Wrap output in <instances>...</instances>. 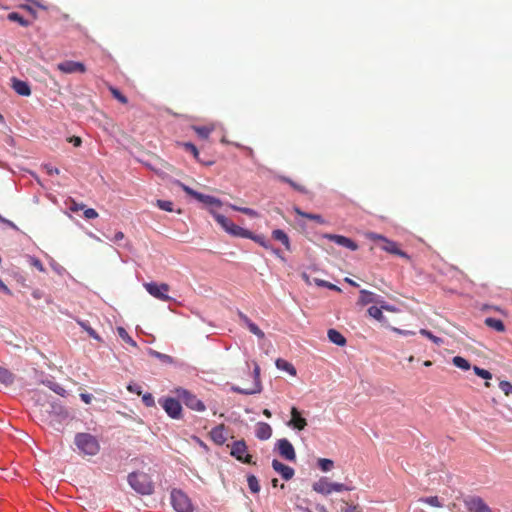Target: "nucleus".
<instances>
[{
	"label": "nucleus",
	"mask_w": 512,
	"mask_h": 512,
	"mask_svg": "<svg viewBox=\"0 0 512 512\" xmlns=\"http://www.w3.org/2000/svg\"><path fill=\"white\" fill-rule=\"evenodd\" d=\"M127 480L131 488L141 495H150L154 491L153 481L145 472H132L128 475Z\"/></svg>",
	"instance_id": "obj_1"
},
{
	"label": "nucleus",
	"mask_w": 512,
	"mask_h": 512,
	"mask_svg": "<svg viewBox=\"0 0 512 512\" xmlns=\"http://www.w3.org/2000/svg\"><path fill=\"white\" fill-rule=\"evenodd\" d=\"M74 442L79 451L84 455L94 456L99 452L100 445L98 440L89 433H77Z\"/></svg>",
	"instance_id": "obj_2"
},
{
	"label": "nucleus",
	"mask_w": 512,
	"mask_h": 512,
	"mask_svg": "<svg viewBox=\"0 0 512 512\" xmlns=\"http://www.w3.org/2000/svg\"><path fill=\"white\" fill-rule=\"evenodd\" d=\"M209 213L216 222L230 235L235 237L249 236L246 229L234 224L229 218L218 213L215 209L209 208Z\"/></svg>",
	"instance_id": "obj_3"
},
{
	"label": "nucleus",
	"mask_w": 512,
	"mask_h": 512,
	"mask_svg": "<svg viewBox=\"0 0 512 512\" xmlns=\"http://www.w3.org/2000/svg\"><path fill=\"white\" fill-rule=\"evenodd\" d=\"M312 487L315 492L322 495H329L332 492L350 491L352 489L342 483L329 482L326 477L320 478Z\"/></svg>",
	"instance_id": "obj_4"
},
{
	"label": "nucleus",
	"mask_w": 512,
	"mask_h": 512,
	"mask_svg": "<svg viewBox=\"0 0 512 512\" xmlns=\"http://www.w3.org/2000/svg\"><path fill=\"white\" fill-rule=\"evenodd\" d=\"M49 407L50 409L45 410L48 415L43 419L48 425L55 427L56 424H61L68 418V412L62 405L51 403Z\"/></svg>",
	"instance_id": "obj_5"
},
{
	"label": "nucleus",
	"mask_w": 512,
	"mask_h": 512,
	"mask_svg": "<svg viewBox=\"0 0 512 512\" xmlns=\"http://www.w3.org/2000/svg\"><path fill=\"white\" fill-rule=\"evenodd\" d=\"M176 183L183 189V191L186 194L192 196L193 198H195L199 202H202V203L210 206V208L214 209V207H221L222 206V201L220 199H218L216 197H213V196H210V195H205V194H202L200 192H197L194 189L190 188L189 186L181 183L180 181H177Z\"/></svg>",
	"instance_id": "obj_6"
},
{
	"label": "nucleus",
	"mask_w": 512,
	"mask_h": 512,
	"mask_svg": "<svg viewBox=\"0 0 512 512\" xmlns=\"http://www.w3.org/2000/svg\"><path fill=\"white\" fill-rule=\"evenodd\" d=\"M177 396L183 403L190 409L203 412L206 407L204 403L196 397V395L192 394L190 391L184 388H178L176 390Z\"/></svg>",
	"instance_id": "obj_7"
},
{
	"label": "nucleus",
	"mask_w": 512,
	"mask_h": 512,
	"mask_svg": "<svg viewBox=\"0 0 512 512\" xmlns=\"http://www.w3.org/2000/svg\"><path fill=\"white\" fill-rule=\"evenodd\" d=\"M171 503L177 512H193L190 499L181 490L171 492Z\"/></svg>",
	"instance_id": "obj_8"
},
{
	"label": "nucleus",
	"mask_w": 512,
	"mask_h": 512,
	"mask_svg": "<svg viewBox=\"0 0 512 512\" xmlns=\"http://www.w3.org/2000/svg\"><path fill=\"white\" fill-rule=\"evenodd\" d=\"M144 288L146 291L156 299L161 301H169L171 298L168 296V292L170 291V286L167 283H156V282H148L144 283Z\"/></svg>",
	"instance_id": "obj_9"
},
{
	"label": "nucleus",
	"mask_w": 512,
	"mask_h": 512,
	"mask_svg": "<svg viewBox=\"0 0 512 512\" xmlns=\"http://www.w3.org/2000/svg\"><path fill=\"white\" fill-rule=\"evenodd\" d=\"M231 455L242 463L254 464L252 455L248 453V448L244 440L235 441L232 444Z\"/></svg>",
	"instance_id": "obj_10"
},
{
	"label": "nucleus",
	"mask_w": 512,
	"mask_h": 512,
	"mask_svg": "<svg viewBox=\"0 0 512 512\" xmlns=\"http://www.w3.org/2000/svg\"><path fill=\"white\" fill-rule=\"evenodd\" d=\"M160 405L165 412L173 419L181 418L182 407L178 400L172 397H167L159 400Z\"/></svg>",
	"instance_id": "obj_11"
},
{
	"label": "nucleus",
	"mask_w": 512,
	"mask_h": 512,
	"mask_svg": "<svg viewBox=\"0 0 512 512\" xmlns=\"http://www.w3.org/2000/svg\"><path fill=\"white\" fill-rule=\"evenodd\" d=\"M276 449L283 459L290 462L296 461L295 449L288 439H279L276 443Z\"/></svg>",
	"instance_id": "obj_12"
},
{
	"label": "nucleus",
	"mask_w": 512,
	"mask_h": 512,
	"mask_svg": "<svg viewBox=\"0 0 512 512\" xmlns=\"http://www.w3.org/2000/svg\"><path fill=\"white\" fill-rule=\"evenodd\" d=\"M464 505L469 512H493L492 509L479 496H470L465 498Z\"/></svg>",
	"instance_id": "obj_13"
},
{
	"label": "nucleus",
	"mask_w": 512,
	"mask_h": 512,
	"mask_svg": "<svg viewBox=\"0 0 512 512\" xmlns=\"http://www.w3.org/2000/svg\"><path fill=\"white\" fill-rule=\"evenodd\" d=\"M253 374H254L253 388L242 389L238 386H232L231 390L236 393L244 394V395H252V394L260 393L262 390V385H261V381H260V367L257 363H255V365H254Z\"/></svg>",
	"instance_id": "obj_14"
},
{
	"label": "nucleus",
	"mask_w": 512,
	"mask_h": 512,
	"mask_svg": "<svg viewBox=\"0 0 512 512\" xmlns=\"http://www.w3.org/2000/svg\"><path fill=\"white\" fill-rule=\"evenodd\" d=\"M57 69L65 74L86 72V67L83 63L72 60H67L57 64Z\"/></svg>",
	"instance_id": "obj_15"
},
{
	"label": "nucleus",
	"mask_w": 512,
	"mask_h": 512,
	"mask_svg": "<svg viewBox=\"0 0 512 512\" xmlns=\"http://www.w3.org/2000/svg\"><path fill=\"white\" fill-rule=\"evenodd\" d=\"M290 414L291 419L287 425L299 431L304 430L307 426V421L304 417L301 416L300 411L296 407H292Z\"/></svg>",
	"instance_id": "obj_16"
},
{
	"label": "nucleus",
	"mask_w": 512,
	"mask_h": 512,
	"mask_svg": "<svg viewBox=\"0 0 512 512\" xmlns=\"http://www.w3.org/2000/svg\"><path fill=\"white\" fill-rule=\"evenodd\" d=\"M325 238L335 242L336 244L346 247L352 251H355L358 249V245L351 240L350 238H347L342 235H336V234H325Z\"/></svg>",
	"instance_id": "obj_17"
},
{
	"label": "nucleus",
	"mask_w": 512,
	"mask_h": 512,
	"mask_svg": "<svg viewBox=\"0 0 512 512\" xmlns=\"http://www.w3.org/2000/svg\"><path fill=\"white\" fill-rule=\"evenodd\" d=\"M272 467L285 480L292 479L295 474V471L292 467L283 464L282 462L278 461L277 459H274L272 461Z\"/></svg>",
	"instance_id": "obj_18"
},
{
	"label": "nucleus",
	"mask_w": 512,
	"mask_h": 512,
	"mask_svg": "<svg viewBox=\"0 0 512 512\" xmlns=\"http://www.w3.org/2000/svg\"><path fill=\"white\" fill-rule=\"evenodd\" d=\"M209 435H210L211 440L216 445H223L227 440L225 425L224 424L217 425L210 431Z\"/></svg>",
	"instance_id": "obj_19"
},
{
	"label": "nucleus",
	"mask_w": 512,
	"mask_h": 512,
	"mask_svg": "<svg viewBox=\"0 0 512 512\" xmlns=\"http://www.w3.org/2000/svg\"><path fill=\"white\" fill-rule=\"evenodd\" d=\"M381 248L390 254L398 255L402 258L410 260V256L406 252L399 249L396 242L391 241L387 238H385V240L383 241Z\"/></svg>",
	"instance_id": "obj_20"
},
{
	"label": "nucleus",
	"mask_w": 512,
	"mask_h": 512,
	"mask_svg": "<svg viewBox=\"0 0 512 512\" xmlns=\"http://www.w3.org/2000/svg\"><path fill=\"white\" fill-rule=\"evenodd\" d=\"M246 233H248L249 236H242V238L251 239L254 242L261 245L263 248L272 250L278 257L282 258L280 255V251L278 249H273L272 246L270 245V243L266 240L265 236L256 235L247 229H246Z\"/></svg>",
	"instance_id": "obj_21"
},
{
	"label": "nucleus",
	"mask_w": 512,
	"mask_h": 512,
	"mask_svg": "<svg viewBox=\"0 0 512 512\" xmlns=\"http://www.w3.org/2000/svg\"><path fill=\"white\" fill-rule=\"evenodd\" d=\"M238 316L241 320V322L248 328V330L257 336L258 338L262 339L264 338L265 334L264 332L254 323L252 322L247 315H245L242 312L238 313Z\"/></svg>",
	"instance_id": "obj_22"
},
{
	"label": "nucleus",
	"mask_w": 512,
	"mask_h": 512,
	"mask_svg": "<svg viewBox=\"0 0 512 512\" xmlns=\"http://www.w3.org/2000/svg\"><path fill=\"white\" fill-rule=\"evenodd\" d=\"M255 435L260 440H267L272 436V428L268 423L259 422L256 424Z\"/></svg>",
	"instance_id": "obj_23"
},
{
	"label": "nucleus",
	"mask_w": 512,
	"mask_h": 512,
	"mask_svg": "<svg viewBox=\"0 0 512 512\" xmlns=\"http://www.w3.org/2000/svg\"><path fill=\"white\" fill-rule=\"evenodd\" d=\"M12 87L15 90V92L21 96H30L31 95V89L27 82L13 78L12 79Z\"/></svg>",
	"instance_id": "obj_24"
},
{
	"label": "nucleus",
	"mask_w": 512,
	"mask_h": 512,
	"mask_svg": "<svg viewBox=\"0 0 512 512\" xmlns=\"http://www.w3.org/2000/svg\"><path fill=\"white\" fill-rule=\"evenodd\" d=\"M193 131L202 139H207L210 134L215 130L214 124H208V125H193L192 126Z\"/></svg>",
	"instance_id": "obj_25"
},
{
	"label": "nucleus",
	"mask_w": 512,
	"mask_h": 512,
	"mask_svg": "<svg viewBox=\"0 0 512 512\" xmlns=\"http://www.w3.org/2000/svg\"><path fill=\"white\" fill-rule=\"evenodd\" d=\"M272 237L274 240L281 242L284 245V247L286 248V250H288V251L291 250L289 237L283 230H281V229L273 230Z\"/></svg>",
	"instance_id": "obj_26"
},
{
	"label": "nucleus",
	"mask_w": 512,
	"mask_h": 512,
	"mask_svg": "<svg viewBox=\"0 0 512 512\" xmlns=\"http://www.w3.org/2000/svg\"><path fill=\"white\" fill-rule=\"evenodd\" d=\"M14 374L10 372L8 369L0 366V385L4 387H8L14 382Z\"/></svg>",
	"instance_id": "obj_27"
},
{
	"label": "nucleus",
	"mask_w": 512,
	"mask_h": 512,
	"mask_svg": "<svg viewBox=\"0 0 512 512\" xmlns=\"http://www.w3.org/2000/svg\"><path fill=\"white\" fill-rule=\"evenodd\" d=\"M328 339L338 345V346H344L346 345V338L337 330L335 329H329L327 332Z\"/></svg>",
	"instance_id": "obj_28"
},
{
	"label": "nucleus",
	"mask_w": 512,
	"mask_h": 512,
	"mask_svg": "<svg viewBox=\"0 0 512 512\" xmlns=\"http://www.w3.org/2000/svg\"><path fill=\"white\" fill-rule=\"evenodd\" d=\"M275 365L279 370L286 371L291 376H296V374H297L295 367L290 362H288L284 359H281V358L277 359L275 362Z\"/></svg>",
	"instance_id": "obj_29"
},
{
	"label": "nucleus",
	"mask_w": 512,
	"mask_h": 512,
	"mask_svg": "<svg viewBox=\"0 0 512 512\" xmlns=\"http://www.w3.org/2000/svg\"><path fill=\"white\" fill-rule=\"evenodd\" d=\"M293 210L297 215L307 218L309 220L316 221L319 224H323L325 222L324 219L322 218V216L319 214L306 213V212L302 211L299 207H296V206L293 208Z\"/></svg>",
	"instance_id": "obj_30"
},
{
	"label": "nucleus",
	"mask_w": 512,
	"mask_h": 512,
	"mask_svg": "<svg viewBox=\"0 0 512 512\" xmlns=\"http://www.w3.org/2000/svg\"><path fill=\"white\" fill-rule=\"evenodd\" d=\"M375 301V294L371 291H368L366 289L360 290V297L358 300V303L362 306H365L369 303H372Z\"/></svg>",
	"instance_id": "obj_31"
},
{
	"label": "nucleus",
	"mask_w": 512,
	"mask_h": 512,
	"mask_svg": "<svg viewBox=\"0 0 512 512\" xmlns=\"http://www.w3.org/2000/svg\"><path fill=\"white\" fill-rule=\"evenodd\" d=\"M484 322H485V324L488 327L496 330L497 332H504L505 331V325H504L503 321L500 320V319L488 317V318L485 319Z\"/></svg>",
	"instance_id": "obj_32"
},
{
	"label": "nucleus",
	"mask_w": 512,
	"mask_h": 512,
	"mask_svg": "<svg viewBox=\"0 0 512 512\" xmlns=\"http://www.w3.org/2000/svg\"><path fill=\"white\" fill-rule=\"evenodd\" d=\"M418 501L435 508L443 507V502L440 500L438 496L421 497L419 498Z\"/></svg>",
	"instance_id": "obj_33"
},
{
	"label": "nucleus",
	"mask_w": 512,
	"mask_h": 512,
	"mask_svg": "<svg viewBox=\"0 0 512 512\" xmlns=\"http://www.w3.org/2000/svg\"><path fill=\"white\" fill-rule=\"evenodd\" d=\"M7 19L12 22H17L22 27H28L30 25V22L26 19H24L19 13L17 12H11L7 15Z\"/></svg>",
	"instance_id": "obj_34"
},
{
	"label": "nucleus",
	"mask_w": 512,
	"mask_h": 512,
	"mask_svg": "<svg viewBox=\"0 0 512 512\" xmlns=\"http://www.w3.org/2000/svg\"><path fill=\"white\" fill-rule=\"evenodd\" d=\"M452 363L457 368L462 369V370H469L471 368V364L469 363V361L466 360L465 358L461 357V356L453 357Z\"/></svg>",
	"instance_id": "obj_35"
},
{
	"label": "nucleus",
	"mask_w": 512,
	"mask_h": 512,
	"mask_svg": "<svg viewBox=\"0 0 512 512\" xmlns=\"http://www.w3.org/2000/svg\"><path fill=\"white\" fill-rule=\"evenodd\" d=\"M77 323L89 334L90 337L97 341H101L99 334L86 321L79 320Z\"/></svg>",
	"instance_id": "obj_36"
},
{
	"label": "nucleus",
	"mask_w": 512,
	"mask_h": 512,
	"mask_svg": "<svg viewBox=\"0 0 512 512\" xmlns=\"http://www.w3.org/2000/svg\"><path fill=\"white\" fill-rule=\"evenodd\" d=\"M229 207L232 208L235 211H239L245 215H248L250 217L256 218L259 216L258 212L254 209L248 208V207H239L233 204H229Z\"/></svg>",
	"instance_id": "obj_37"
},
{
	"label": "nucleus",
	"mask_w": 512,
	"mask_h": 512,
	"mask_svg": "<svg viewBox=\"0 0 512 512\" xmlns=\"http://www.w3.org/2000/svg\"><path fill=\"white\" fill-rule=\"evenodd\" d=\"M248 487L252 493H258L260 491V484L256 476L249 475L247 477Z\"/></svg>",
	"instance_id": "obj_38"
},
{
	"label": "nucleus",
	"mask_w": 512,
	"mask_h": 512,
	"mask_svg": "<svg viewBox=\"0 0 512 512\" xmlns=\"http://www.w3.org/2000/svg\"><path fill=\"white\" fill-rule=\"evenodd\" d=\"M368 314L369 316H371L372 318L378 320V321H383L384 320V315L382 313V310L381 308L377 307V306H371L368 308Z\"/></svg>",
	"instance_id": "obj_39"
},
{
	"label": "nucleus",
	"mask_w": 512,
	"mask_h": 512,
	"mask_svg": "<svg viewBox=\"0 0 512 512\" xmlns=\"http://www.w3.org/2000/svg\"><path fill=\"white\" fill-rule=\"evenodd\" d=\"M117 332H118L119 337L123 341H125L126 343H128L132 346H136V342L130 337L128 332L123 327H118Z\"/></svg>",
	"instance_id": "obj_40"
},
{
	"label": "nucleus",
	"mask_w": 512,
	"mask_h": 512,
	"mask_svg": "<svg viewBox=\"0 0 512 512\" xmlns=\"http://www.w3.org/2000/svg\"><path fill=\"white\" fill-rule=\"evenodd\" d=\"M109 91L111 92L112 96L117 99L122 104H127L128 99L126 96H124L117 88L113 86H109Z\"/></svg>",
	"instance_id": "obj_41"
},
{
	"label": "nucleus",
	"mask_w": 512,
	"mask_h": 512,
	"mask_svg": "<svg viewBox=\"0 0 512 512\" xmlns=\"http://www.w3.org/2000/svg\"><path fill=\"white\" fill-rule=\"evenodd\" d=\"M318 465L322 471L327 472L332 469L334 463L330 459L320 458L318 460Z\"/></svg>",
	"instance_id": "obj_42"
},
{
	"label": "nucleus",
	"mask_w": 512,
	"mask_h": 512,
	"mask_svg": "<svg viewBox=\"0 0 512 512\" xmlns=\"http://www.w3.org/2000/svg\"><path fill=\"white\" fill-rule=\"evenodd\" d=\"M473 371L477 376H479L483 379L490 380L492 378V374L490 371L480 368L478 366H474Z\"/></svg>",
	"instance_id": "obj_43"
},
{
	"label": "nucleus",
	"mask_w": 512,
	"mask_h": 512,
	"mask_svg": "<svg viewBox=\"0 0 512 512\" xmlns=\"http://www.w3.org/2000/svg\"><path fill=\"white\" fill-rule=\"evenodd\" d=\"M28 261L29 264L36 268L38 271L45 272L44 265L38 258L29 256Z\"/></svg>",
	"instance_id": "obj_44"
},
{
	"label": "nucleus",
	"mask_w": 512,
	"mask_h": 512,
	"mask_svg": "<svg viewBox=\"0 0 512 512\" xmlns=\"http://www.w3.org/2000/svg\"><path fill=\"white\" fill-rule=\"evenodd\" d=\"M156 205L164 211L172 212L173 211V203L171 201L166 200H157Z\"/></svg>",
	"instance_id": "obj_45"
},
{
	"label": "nucleus",
	"mask_w": 512,
	"mask_h": 512,
	"mask_svg": "<svg viewBox=\"0 0 512 512\" xmlns=\"http://www.w3.org/2000/svg\"><path fill=\"white\" fill-rule=\"evenodd\" d=\"M183 147L185 148L186 151H188L191 154H193L194 158L197 161H200V159H199V151H198L197 147L194 144L187 142V143L183 144Z\"/></svg>",
	"instance_id": "obj_46"
},
{
	"label": "nucleus",
	"mask_w": 512,
	"mask_h": 512,
	"mask_svg": "<svg viewBox=\"0 0 512 512\" xmlns=\"http://www.w3.org/2000/svg\"><path fill=\"white\" fill-rule=\"evenodd\" d=\"M499 388L505 396H509L512 393V384L509 381H500Z\"/></svg>",
	"instance_id": "obj_47"
},
{
	"label": "nucleus",
	"mask_w": 512,
	"mask_h": 512,
	"mask_svg": "<svg viewBox=\"0 0 512 512\" xmlns=\"http://www.w3.org/2000/svg\"><path fill=\"white\" fill-rule=\"evenodd\" d=\"M343 506L341 507V512H360L359 507L354 504H350L346 501H342Z\"/></svg>",
	"instance_id": "obj_48"
},
{
	"label": "nucleus",
	"mask_w": 512,
	"mask_h": 512,
	"mask_svg": "<svg viewBox=\"0 0 512 512\" xmlns=\"http://www.w3.org/2000/svg\"><path fill=\"white\" fill-rule=\"evenodd\" d=\"M280 180L283 181V182H286L288 183L291 187H293L295 190L297 191H300V192H305V188L297 183H295L293 180H291L290 178H287V177H284V176H281L280 177Z\"/></svg>",
	"instance_id": "obj_49"
},
{
	"label": "nucleus",
	"mask_w": 512,
	"mask_h": 512,
	"mask_svg": "<svg viewBox=\"0 0 512 512\" xmlns=\"http://www.w3.org/2000/svg\"><path fill=\"white\" fill-rule=\"evenodd\" d=\"M420 333L423 336H425V337L429 338L430 340H432L436 344H440L442 342V340L439 337L433 335L429 330L421 329Z\"/></svg>",
	"instance_id": "obj_50"
},
{
	"label": "nucleus",
	"mask_w": 512,
	"mask_h": 512,
	"mask_svg": "<svg viewBox=\"0 0 512 512\" xmlns=\"http://www.w3.org/2000/svg\"><path fill=\"white\" fill-rule=\"evenodd\" d=\"M142 401L147 407H153L155 405L154 397L150 393L144 394Z\"/></svg>",
	"instance_id": "obj_51"
},
{
	"label": "nucleus",
	"mask_w": 512,
	"mask_h": 512,
	"mask_svg": "<svg viewBox=\"0 0 512 512\" xmlns=\"http://www.w3.org/2000/svg\"><path fill=\"white\" fill-rule=\"evenodd\" d=\"M84 217L87 219H95L98 217V212L93 208L84 209Z\"/></svg>",
	"instance_id": "obj_52"
},
{
	"label": "nucleus",
	"mask_w": 512,
	"mask_h": 512,
	"mask_svg": "<svg viewBox=\"0 0 512 512\" xmlns=\"http://www.w3.org/2000/svg\"><path fill=\"white\" fill-rule=\"evenodd\" d=\"M51 389H52L55 393H57L58 395H61V396H64V395H65V393H66V390H65L63 387H61L59 384H53V385L51 386Z\"/></svg>",
	"instance_id": "obj_53"
},
{
	"label": "nucleus",
	"mask_w": 512,
	"mask_h": 512,
	"mask_svg": "<svg viewBox=\"0 0 512 512\" xmlns=\"http://www.w3.org/2000/svg\"><path fill=\"white\" fill-rule=\"evenodd\" d=\"M80 398L85 404H90L93 399V396L88 393H81Z\"/></svg>",
	"instance_id": "obj_54"
},
{
	"label": "nucleus",
	"mask_w": 512,
	"mask_h": 512,
	"mask_svg": "<svg viewBox=\"0 0 512 512\" xmlns=\"http://www.w3.org/2000/svg\"><path fill=\"white\" fill-rule=\"evenodd\" d=\"M70 143H72L75 147H79L82 143V140L78 136H72L68 139Z\"/></svg>",
	"instance_id": "obj_55"
},
{
	"label": "nucleus",
	"mask_w": 512,
	"mask_h": 512,
	"mask_svg": "<svg viewBox=\"0 0 512 512\" xmlns=\"http://www.w3.org/2000/svg\"><path fill=\"white\" fill-rule=\"evenodd\" d=\"M0 291L5 293L6 295L11 296L12 291L7 287V285L0 279Z\"/></svg>",
	"instance_id": "obj_56"
},
{
	"label": "nucleus",
	"mask_w": 512,
	"mask_h": 512,
	"mask_svg": "<svg viewBox=\"0 0 512 512\" xmlns=\"http://www.w3.org/2000/svg\"><path fill=\"white\" fill-rule=\"evenodd\" d=\"M0 222L6 224L7 226L11 227L12 229H15V230L18 229L17 226L12 221L2 217L1 215H0Z\"/></svg>",
	"instance_id": "obj_57"
},
{
	"label": "nucleus",
	"mask_w": 512,
	"mask_h": 512,
	"mask_svg": "<svg viewBox=\"0 0 512 512\" xmlns=\"http://www.w3.org/2000/svg\"><path fill=\"white\" fill-rule=\"evenodd\" d=\"M369 238L371 240H374V241H384L386 237L380 235V234H376V233H370L369 234Z\"/></svg>",
	"instance_id": "obj_58"
},
{
	"label": "nucleus",
	"mask_w": 512,
	"mask_h": 512,
	"mask_svg": "<svg viewBox=\"0 0 512 512\" xmlns=\"http://www.w3.org/2000/svg\"><path fill=\"white\" fill-rule=\"evenodd\" d=\"M313 283L319 287H325L326 288V285L328 284V281L326 280H322V279H318V278H313Z\"/></svg>",
	"instance_id": "obj_59"
},
{
	"label": "nucleus",
	"mask_w": 512,
	"mask_h": 512,
	"mask_svg": "<svg viewBox=\"0 0 512 512\" xmlns=\"http://www.w3.org/2000/svg\"><path fill=\"white\" fill-rule=\"evenodd\" d=\"M192 439L195 441V443H197L201 448L205 449V450H208V447L207 445L205 444V442H203L199 437L197 436H192Z\"/></svg>",
	"instance_id": "obj_60"
},
{
	"label": "nucleus",
	"mask_w": 512,
	"mask_h": 512,
	"mask_svg": "<svg viewBox=\"0 0 512 512\" xmlns=\"http://www.w3.org/2000/svg\"><path fill=\"white\" fill-rule=\"evenodd\" d=\"M393 331L398 333V334H400V335H404V336L414 335V332H412V331L401 330V329H398V328H393Z\"/></svg>",
	"instance_id": "obj_61"
},
{
	"label": "nucleus",
	"mask_w": 512,
	"mask_h": 512,
	"mask_svg": "<svg viewBox=\"0 0 512 512\" xmlns=\"http://www.w3.org/2000/svg\"><path fill=\"white\" fill-rule=\"evenodd\" d=\"M127 388L130 392L137 393L138 395L141 394L140 386L138 385H129Z\"/></svg>",
	"instance_id": "obj_62"
},
{
	"label": "nucleus",
	"mask_w": 512,
	"mask_h": 512,
	"mask_svg": "<svg viewBox=\"0 0 512 512\" xmlns=\"http://www.w3.org/2000/svg\"><path fill=\"white\" fill-rule=\"evenodd\" d=\"M124 239V233L121 231H118L115 233L113 241L118 242Z\"/></svg>",
	"instance_id": "obj_63"
},
{
	"label": "nucleus",
	"mask_w": 512,
	"mask_h": 512,
	"mask_svg": "<svg viewBox=\"0 0 512 512\" xmlns=\"http://www.w3.org/2000/svg\"><path fill=\"white\" fill-rule=\"evenodd\" d=\"M315 510H316L317 512H328V511H327V509H326V507H325L324 505H322V504H317V505L315 506Z\"/></svg>",
	"instance_id": "obj_64"
}]
</instances>
